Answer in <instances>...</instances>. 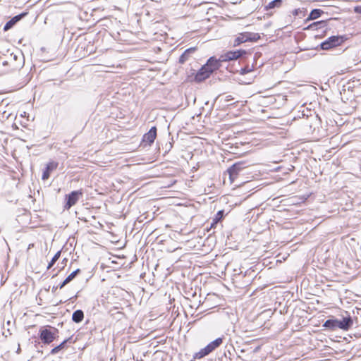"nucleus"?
Wrapping results in <instances>:
<instances>
[{
  "label": "nucleus",
  "instance_id": "obj_11",
  "mask_svg": "<svg viewBox=\"0 0 361 361\" xmlns=\"http://www.w3.org/2000/svg\"><path fill=\"white\" fill-rule=\"evenodd\" d=\"M246 53L247 51L243 49L227 51V61L238 59Z\"/></svg>",
  "mask_w": 361,
  "mask_h": 361
},
{
  "label": "nucleus",
  "instance_id": "obj_2",
  "mask_svg": "<svg viewBox=\"0 0 361 361\" xmlns=\"http://www.w3.org/2000/svg\"><path fill=\"white\" fill-rule=\"evenodd\" d=\"M242 165V163H235L227 169V173L229 176L231 184L233 185L235 187L241 186L245 183L243 178H240V173L244 169Z\"/></svg>",
  "mask_w": 361,
  "mask_h": 361
},
{
  "label": "nucleus",
  "instance_id": "obj_3",
  "mask_svg": "<svg viewBox=\"0 0 361 361\" xmlns=\"http://www.w3.org/2000/svg\"><path fill=\"white\" fill-rule=\"evenodd\" d=\"M224 342V338H218L214 341L209 343L207 346L200 349L198 352L194 354L193 359L194 360H200L203 358L204 357L208 355L209 353L213 352L217 348H219Z\"/></svg>",
  "mask_w": 361,
  "mask_h": 361
},
{
  "label": "nucleus",
  "instance_id": "obj_6",
  "mask_svg": "<svg viewBox=\"0 0 361 361\" xmlns=\"http://www.w3.org/2000/svg\"><path fill=\"white\" fill-rule=\"evenodd\" d=\"M260 38L258 33L244 32L240 33L239 35L234 39L233 46H238L242 43L246 42H256Z\"/></svg>",
  "mask_w": 361,
  "mask_h": 361
},
{
  "label": "nucleus",
  "instance_id": "obj_25",
  "mask_svg": "<svg viewBox=\"0 0 361 361\" xmlns=\"http://www.w3.org/2000/svg\"><path fill=\"white\" fill-rule=\"evenodd\" d=\"M252 71V68H250L248 67H244V68H241L240 70V73L241 75H244L245 73H247L249 72Z\"/></svg>",
  "mask_w": 361,
  "mask_h": 361
},
{
  "label": "nucleus",
  "instance_id": "obj_15",
  "mask_svg": "<svg viewBox=\"0 0 361 361\" xmlns=\"http://www.w3.org/2000/svg\"><path fill=\"white\" fill-rule=\"evenodd\" d=\"M80 272V269H78L75 271H73L71 274H69L66 279L59 285V288H63L66 284L70 283L75 276L76 275Z\"/></svg>",
  "mask_w": 361,
  "mask_h": 361
},
{
  "label": "nucleus",
  "instance_id": "obj_30",
  "mask_svg": "<svg viewBox=\"0 0 361 361\" xmlns=\"http://www.w3.org/2000/svg\"><path fill=\"white\" fill-rule=\"evenodd\" d=\"M318 24H316V23H314V24H310V25L307 27H312L313 26H317Z\"/></svg>",
  "mask_w": 361,
  "mask_h": 361
},
{
  "label": "nucleus",
  "instance_id": "obj_23",
  "mask_svg": "<svg viewBox=\"0 0 361 361\" xmlns=\"http://www.w3.org/2000/svg\"><path fill=\"white\" fill-rule=\"evenodd\" d=\"M281 4V0H274L269 4L268 7L272 8L274 7H279Z\"/></svg>",
  "mask_w": 361,
  "mask_h": 361
},
{
  "label": "nucleus",
  "instance_id": "obj_14",
  "mask_svg": "<svg viewBox=\"0 0 361 361\" xmlns=\"http://www.w3.org/2000/svg\"><path fill=\"white\" fill-rule=\"evenodd\" d=\"M293 15L295 16H298V18H295V20H303L305 21V19L307 16V10L304 8H298L293 11Z\"/></svg>",
  "mask_w": 361,
  "mask_h": 361
},
{
  "label": "nucleus",
  "instance_id": "obj_33",
  "mask_svg": "<svg viewBox=\"0 0 361 361\" xmlns=\"http://www.w3.org/2000/svg\"><path fill=\"white\" fill-rule=\"evenodd\" d=\"M227 97H228L227 96ZM231 100H232V101H233V99H230L227 98V99H226L227 103H228V102H230Z\"/></svg>",
  "mask_w": 361,
  "mask_h": 361
},
{
  "label": "nucleus",
  "instance_id": "obj_19",
  "mask_svg": "<svg viewBox=\"0 0 361 361\" xmlns=\"http://www.w3.org/2000/svg\"><path fill=\"white\" fill-rule=\"evenodd\" d=\"M68 340L63 341L61 343H60L59 345L56 346L51 350V354L55 355L58 353L60 350L64 349L66 348V344L67 343Z\"/></svg>",
  "mask_w": 361,
  "mask_h": 361
},
{
  "label": "nucleus",
  "instance_id": "obj_32",
  "mask_svg": "<svg viewBox=\"0 0 361 361\" xmlns=\"http://www.w3.org/2000/svg\"><path fill=\"white\" fill-rule=\"evenodd\" d=\"M316 23H326V21L324 20H319V21H317Z\"/></svg>",
  "mask_w": 361,
  "mask_h": 361
},
{
  "label": "nucleus",
  "instance_id": "obj_5",
  "mask_svg": "<svg viewBox=\"0 0 361 361\" xmlns=\"http://www.w3.org/2000/svg\"><path fill=\"white\" fill-rule=\"evenodd\" d=\"M83 192L82 190H74L65 195V204L63 206L65 210H69L74 206L82 197Z\"/></svg>",
  "mask_w": 361,
  "mask_h": 361
},
{
  "label": "nucleus",
  "instance_id": "obj_18",
  "mask_svg": "<svg viewBox=\"0 0 361 361\" xmlns=\"http://www.w3.org/2000/svg\"><path fill=\"white\" fill-rule=\"evenodd\" d=\"M342 326H343V330H348L353 325V319L350 317H344L342 320Z\"/></svg>",
  "mask_w": 361,
  "mask_h": 361
},
{
  "label": "nucleus",
  "instance_id": "obj_7",
  "mask_svg": "<svg viewBox=\"0 0 361 361\" xmlns=\"http://www.w3.org/2000/svg\"><path fill=\"white\" fill-rule=\"evenodd\" d=\"M345 41L343 36H331L320 44L323 50H329L331 48L341 45Z\"/></svg>",
  "mask_w": 361,
  "mask_h": 361
},
{
  "label": "nucleus",
  "instance_id": "obj_27",
  "mask_svg": "<svg viewBox=\"0 0 361 361\" xmlns=\"http://www.w3.org/2000/svg\"><path fill=\"white\" fill-rule=\"evenodd\" d=\"M14 24H6L4 27V31H7L8 30H9Z\"/></svg>",
  "mask_w": 361,
  "mask_h": 361
},
{
  "label": "nucleus",
  "instance_id": "obj_26",
  "mask_svg": "<svg viewBox=\"0 0 361 361\" xmlns=\"http://www.w3.org/2000/svg\"><path fill=\"white\" fill-rule=\"evenodd\" d=\"M336 329H340L343 330V326H342L343 324H342L341 320H338V319H336Z\"/></svg>",
  "mask_w": 361,
  "mask_h": 361
},
{
  "label": "nucleus",
  "instance_id": "obj_1",
  "mask_svg": "<svg viewBox=\"0 0 361 361\" xmlns=\"http://www.w3.org/2000/svg\"><path fill=\"white\" fill-rule=\"evenodd\" d=\"M220 67V62L214 59L210 58L206 64L197 72L194 76V81L196 82H201L206 79L209 78L212 73Z\"/></svg>",
  "mask_w": 361,
  "mask_h": 361
},
{
  "label": "nucleus",
  "instance_id": "obj_28",
  "mask_svg": "<svg viewBox=\"0 0 361 361\" xmlns=\"http://www.w3.org/2000/svg\"><path fill=\"white\" fill-rule=\"evenodd\" d=\"M235 102H232V103H230V104H226V106H227V111H228V113H227V116L229 115L230 114V106L233 105Z\"/></svg>",
  "mask_w": 361,
  "mask_h": 361
},
{
  "label": "nucleus",
  "instance_id": "obj_17",
  "mask_svg": "<svg viewBox=\"0 0 361 361\" xmlns=\"http://www.w3.org/2000/svg\"><path fill=\"white\" fill-rule=\"evenodd\" d=\"M336 319H330L326 320L323 326L326 329L334 331L336 329Z\"/></svg>",
  "mask_w": 361,
  "mask_h": 361
},
{
  "label": "nucleus",
  "instance_id": "obj_10",
  "mask_svg": "<svg viewBox=\"0 0 361 361\" xmlns=\"http://www.w3.org/2000/svg\"><path fill=\"white\" fill-rule=\"evenodd\" d=\"M324 12L322 10L314 9L307 15V18L305 19V23L317 20L319 18H320L322 16V15H324Z\"/></svg>",
  "mask_w": 361,
  "mask_h": 361
},
{
  "label": "nucleus",
  "instance_id": "obj_31",
  "mask_svg": "<svg viewBox=\"0 0 361 361\" xmlns=\"http://www.w3.org/2000/svg\"><path fill=\"white\" fill-rule=\"evenodd\" d=\"M227 71H229L230 72H233V73H234L235 71V70L228 69V66H227ZM236 71H238L236 70Z\"/></svg>",
  "mask_w": 361,
  "mask_h": 361
},
{
  "label": "nucleus",
  "instance_id": "obj_24",
  "mask_svg": "<svg viewBox=\"0 0 361 361\" xmlns=\"http://www.w3.org/2000/svg\"><path fill=\"white\" fill-rule=\"evenodd\" d=\"M228 318L233 324H234L238 321V317L233 313L228 314Z\"/></svg>",
  "mask_w": 361,
  "mask_h": 361
},
{
  "label": "nucleus",
  "instance_id": "obj_13",
  "mask_svg": "<svg viewBox=\"0 0 361 361\" xmlns=\"http://www.w3.org/2000/svg\"><path fill=\"white\" fill-rule=\"evenodd\" d=\"M197 50L196 47H190L187 49L183 54L179 58V63H184L190 56L192 54H193Z\"/></svg>",
  "mask_w": 361,
  "mask_h": 361
},
{
  "label": "nucleus",
  "instance_id": "obj_21",
  "mask_svg": "<svg viewBox=\"0 0 361 361\" xmlns=\"http://www.w3.org/2000/svg\"><path fill=\"white\" fill-rule=\"evenodd\" d=\"M223 216H224V212H223V211H219V212L216 214V215L215 218H214V220H213V223L212 224V227H213V226H214V225L215 224H217V222H218L219 221H220L221 219H222Z\"/></svg>",
  "mask_w": 361,
  "mask_h": 361
},
{
  "label": "nucleus",
  "instance_id": "obj_9",
  "mask_svg": "<svg viewBox=\"0 0 361 361\" xmlns=\"http://www.w3.org/2000/svg\"><path fill=\"white\" fill-rule=\"evenodd\" d=\"M58 166H59L58 162L54 161H49L47 164V166L43 171V173L42 176V179L44 180H47L50 177L51 172L55 171L57 169Z\"/></svg>",
  "mask_w": 361,
  "mask_h": 361
},
{
  "label": "nucleus",
  "instance_id": "obj_16",
  "mask_svg": "<svg viewBox=\"0 0 361 361\" xmlns=\"http://www.w3.org/2000/svg\"><path fill=\"white\" fill-rule=\"evenodd\" d=\"M83 319L84 312L80 310L75 311L72 314V320L75 323L81 322L83 320Z\"/></svg>",
  "mask_w": 361,
  "mask_h": 361
},
{
  "label": "nucleus",
  "instance_id": "obj_29",
  "mask_svg": "<svg viewBox=\"0 0 361 361\" xmlns=\"http://www.w3.org/2000/svg\"><path fill=\"white\" fill-rule=\"evenodd\" d=\"M355 11L361 13V6L356 7Z\"/></svg>",
  "mask_w": 361,
  "mask_h": 361
},
{
  "label": "nucleus",
  "instance_id": "obj_12",
  "mask_svg": "<svg viewBox=\"0 0 361 361\" xmlns=\"http://www.w3.org/2000/svg\"><path fill=\"white\" fill-rule=\"evenodd\" d=\"M243 154V151L240 149L238 146L235 145L234 143L229 141L227 142V154Z\"/></svg>",
  "mask_w": 361,
  "mask_h": 361
},
{
  "label": "nucleus",
  "instance_id": "obj_20",
  "mask_svg": "<svg viewBox=\"0 0 361 361\" xmlns=\"http://www.w3.org/2000/svg\"><path fill=\"white\" fill-rule=\"evenodd\" d=\"M60 256H61V251H58L54 255V256L52 257L50 262L48 264L47 269H51L54 266V264L56 263V262L59 259Z\"/></svg>",
  "mask_w": 361,
  "mask_h": 361
},
{
  "label": "nucleus",
  "instance_id": "obj_34",
  "mask_svg": "<svg viewBox=\"0 0 361 361\" xmlns=\"http://www.w3.org/2000/svg\"><path fill=\"white\" fill-rule=\"evenodd\" d=\"M233 331H235L234 326L232 328Z\"/></svg>",
  "mask_w": 361,
  "mask_h": 361
},
{
  "label": "nucleus",
  "instance_id": "obj_8",
  "mask_svg": "<svg viewBox=\"0 0 361 361\" xmlns=\"http://www.w3.org/2000/svg\"><path fill=\"white\" fill-rule=\"evenodd\" d=\"M157 130L155 126L152 127L149 130L142 136V142L151 145L157 137Z\"/></svg>",
  "mask_w": 361,
  "mask_h": 361
},
{
  "label": "nucleus",
  "instance_id": "obj_4",
  "mask_svg": "<svg viewBox=\"0 0 361 361\" xmlns=\"http://www.w3.org/2000/svg\"><path fill=\"white\" fill-rule=\"evenodd\" d=\"M58 329L50 326L42 327L39 331V338L44 344H50L57 337Z\"/></svg>",
  "mask_w": 361,
  "mask_h": 361
},
{
  "label": "nucleus",
  "instance_id": "obj_22",
  "mask_svg": "<svg viewBox=\"0 0 361 361\" xmlns=\"http://www.w3.org/2000/svg\"><path fill=\"white\" fill-rule=\"evenodd\" d=\"M27 15V13H22L19 15L14 16L11 20H10L8 23H18L19 20L22 19V18Z\"/></svg>",
  "mask_w": 361,
  "mask_h": 361
}]
</instances>
